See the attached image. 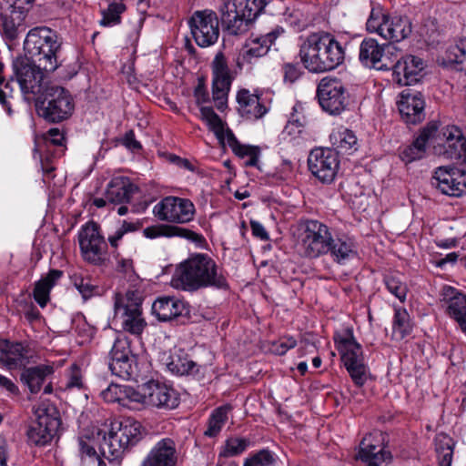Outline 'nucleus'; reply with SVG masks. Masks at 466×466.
Here are the masks:
<instances>
[{
	"label": "nucleus",
	"instance_id": "nucleus-39",
	"mask_svg": "<svg viewBox=\"0 0 466 466\" xmlns=\"http://www.w3.org/2000/svg\"><path fill=\"white\" fill-rule=\"evenodd\" d=\"M166 366L171 373L177 376H196L199 372L200 368L181 350L170 353L166 360Z\"/></svg>",
	"mask_w": 466,
	"mask_h": 466
},
{
	"label": "nucleus",
	"instance_id": "nucleus-48",
	"mask_svg": "<svg viewBox=\"0 0 466 466\" xmlns=\"http://www.w3.org/2000/svg\"><path fill=\"white\" fill-rule=\"evenodd\" d=\"M281 135L283 140L293 146H301L305 141L303 124L298 119L289 120Z\"/></svg>",
	"mask_w": 466,
	"mask_h": 466
},
{
	"label": "nucleus",
	"instance_id": "nucleus-61",
	"mask_svg": "<svg viewBox=\"0 0 466 466\" xmlns=\"http://www.w3.org/2000/svg\"><path fill=\"white\" fill-rule=\"evenodd\" d=\"M168 162L176 165L177 167L189 170L191 172L196 171V167L187 158H182L175 154H168L167 156Z\"/></svg>",
	"mask_w": 466,
	"mask_h": 466
},
{
	"label": "nucleus",
	"instance_id": "nucleus-45",
	"mask_svg": "<svg viewBox=\"0 0 466 466\" xmlns=\"http://www.w3.org/2000/svg\"><path fill=\"white\" fill-rule=\"evenodd\" d=\"M200 116L203 121L207 123L209 129L216 135L217 138L220 141H225L226 133L228 127H225V124L215 113L211 106H200Z\"/></svg>",
	"mask_w": 466,
	"mask_h": 466
},
{
	"label": "nucleus",
	"instance_id": "nucleus-2",
	"mask_svg": "<svg viewBox=\"0 0 466 466\" xmlns=\"http://www.w3.org/2000/svg\"><path fill=\"white\" fill-rule=\"evenodd\" d=\"M299 58L311 73H324L341 65L345 51L335 36L326 32L309 35L299 46Z\"/></svg>",
	"mask_w": 466,
	"mask_h": 466
},
{
	"label": "nucleus",
	"instance_id": "nucleus-60",
	"mask_svg": "<svg viewBox=\"0 0 466 466\" xmlns=\"http://www.w3.org/2000/svg\"><path fill=\"white\" fill-rule=\"evenodd\" d=\"M124 392L129 402L140 403L146 406V399L144 398V384L141 386L140 390H136L133 388H127L125 389Z\"/></svg>",
	"mask_w": 466,
	"mask_h": 466
},
{
	"label": "nucleus",
	"instance_id": "nucleus-44",
	"mask_svg": "<svg viewBox=\"0 0 466 466\" xmlns=\"http://www.w3.org/2000/svg\"><path fill=\"white\" fill-rule=\"evenodd\" d=\"M329 138L336 151L350 153L357 150L358 139L355 134L348 128H340L332 132Z\"/></svg>",
	"mask_w": 466,
	"mask_h": 466
},
{
	"label": "nucleus",
	"instance_id": "nucleus-18",
	"mask_svg": "<svg viewBox=\"0 0 466 466\" xmlns=\"http://www.w3.org/2000/svg\"><path fill=\"white\" fill-rule=\"evenodd\" d=\"M339 163V152L329 147H316L308 157L309 170L320 182L326 184L334 181Z\"/></svg>",
	"mask_w": 466,
	"mask_h": 466
},
{
	"label": "nucleus",
	"instance_id": "nucleus-40",
	"mask_svg": "<svg viewBox=\"0 0 466 466\" xmlns=\"http://www.w3.org/2000/svg\"><path fill=\"white\" fill-rule=\"evenodd\" d=\"M329 248L328 254L334 262L339 264H344L357 254L353 238L347 235L333 236V241Z\"/></svg>",
	"mask_w": 466,
	"mask_h": 466
},
{
	"label": "nucleus",
	"instance_id": "nucleus-24",
	"mask_svg": "<svg viewBox=\"0 0 466 466\" xmlns=\"http://www.w3.org/2000/svg\"><path fill=\"white\" fill-rule=\"evenodd\" d=\"M435 187L443 194L461 197L466 194V170L452 166L440 167L435 170Z\"/></svg>",
	"mask_w": 466,
	"mask_h": 466
},
{
	"label": "nucleus",
	"instance_id": "nucleus-55",
	"mask_svg": "<svg viewBox=\"0 0 466 466\" xmlns=\"http://www.w3.org/2000/svg\"><path fill=\"white\" fill-rule=\"evenodd\" d=\"M447 58L451 63L461 64L466 58V38L459 40L447 50Z\"/></svg>",
	"mask_w": 466,
	"mask_h": 466
},
{
	"label": "nucleus",
	"instance_id": "nucleus-52",
	"mask_svg": "<svg viewBox=\"0 0 466 466\" xmlns=\"http://www.w3.org/2000/svg\"><path fill=\"white\" fill-rule=\"evenodd\" d=\"M250 445V441L247 438H228L221 448L219 455L221 457H235L244 452Z\"/></svg>",
	"mask_w": 466,
	"mask_h": 466
},
{
	"label": "nucleus",
	"instance_id": "nucleus-29",
	"mask_svg": "<svg viewBox=\"0 0 466 466\" xmlns=\"http://www.w3.org/2000/svg\"><path fill=\"white\" fill-rule=\"evenodd\" d=\"M284 33V29L276 26L270 32L249 38L243 46L240 56L244 62L251 63L253 59L259 58L268 54L275 40Z\"/></svg>",
	"mask_w": 466,
	"mask_h": 466
},
{
	"label": "nucleus",
	"instance_id": "nucleus-31",
	"mask_svg": "<svg viewBox=\"0 0 466 466\" xmlns=\"http://www.w3.org/2000/svg\"><path fill=\"white\" fill-rule=\"evenodd\" d=\"M434 132H436V121H431L421 130L420 136L412 144L400 151V157L401 160L410 163L422 158L426 152L427 144L431 146V137Z\"/></svg>",
	"mask_w": 466,
	"mask_h": 466
},
{
	"label": "nucleus",
	"instance_id": "nucleus-37",
	"mask_svg": "<svg viewBox=\"0 0 466 466\" xmlns=\"http://www.w3.org/2000/svg\"><path fill=\"white\" fill-rule=\"evenodd\" d=\"M54 373V367L47 364H40L35 367L25 368L20 374L22 383L27 386L33 394L38 393L47 377Z\"/></svg>",
	"mask_w": 466,
	"mask_h": 466
},
{
	"label": "nucleus",
	"instance_id": "nucleus-41",
	"mask_svg": "<svg viewBox=\"0 0 466 466\" xmlns=\"http://www.w3.org/2000/svg\"><path fill=\"white\" fill-rule=\"evenodd\" d=\"M79 453L82 466H106V462L98 456L96 451L94 436L89 435V430L81 434L78 439Z\"/></svg>",
	"mask_w": 466,
	"mask_h": 466
},
{
	"label": "nucleus",
	"instance_id": "nucleus-36",
	"mask_svg": "<svg viewBox=\"0 0 466 466\" xmlns=\"http://www.w3.org/2000/svg\"><path fill=\"white\" fill-rule=\"evenodd\" d=\"M235 156L245 160L246 167H257L261 151L259 147L240 143L231 129H228L226 139Z\"/></svg>",
	"mask_w": 466,
	"mask_h": 466
},
{
	"label": "nucleus",
	"instance_id": "nucleus-26",
	"mask_svg": "<svg viewBox=\"0 0 466 466\" xmlns=\"http://www.w3.org/2000/svg\"><path fill=\"white\" fill-rule=\"evenodd\" d=\"M424 62L415 56H405L394 66L393 79L400 86H410L418 83L423 76Z\"/></svg>",
	"mask_w": 466,
	"mask_h": 466
},
{
	"label": "nucleus",
	"instance_id": "nucleus-4",
	"mask_svg": "<svg viewBox=\"0 0 466 466\" xmlns=\"http://www.w3.org/2000/svg\"><path fill=\"white\" fill-rule=\"evenodd\" d=\"M13 76L9 81H5L3 76L4 65L0 62V104L11 115L12 108L9 99L13 97L14 88L10 83L15 78L25 99L31 101L36 99L43 93V80L45 77L43 68L37 66L31 59L18 56L12 63Z\"/></svg>",
	"mask_w": 466,
	"mask_h": 466
},
{
	"label": "nucleus",
	"instance_id": "nucleus-42",
	"mask_svg": "<svg viewBox=\"0 0 466 466\" xmlns=\"http://www.w3.org/2000/svg\"><path fill=\"white\" fill-rule=\"evenodd\" d=\"M63 272L59 269H51L41 279L35 282L33 291L34 299L41 307L45 308L50 299V291L55 287Z\"/></svg>",
	"mask_w": 466,
	"mask_h": 466
},
{
	"label": "nucleus",
	"instance_id": "nucleus-12",
	"mask_svg": "<svg viewBox=\"0 0 466 466\" xmlns=\"http://www.w3.org/2000/svg\"><path fill=\"white\" fill-rule=\"evenodd\" d=\"M78 240L83 258L93 265L101 266L107 260V243L100 233V227L94 221L82 226Z\"/></svg>",
	"mask_w": 466,
	"mask_h": 466
},
{
	"label": "nucleus",
	"instance_id": "nucleus-16",
	"mask_svg": "<svg viewBox=\"0 0 466 466\" xmlns=\"http://www.w3.org/2000/svg\"><path fill=\"white\" fill-rule=\"evenodd\" d=\"M196 208L188 198L168 196L153 208V214L161 221L186 224L194 219Z\"/></svg>",
	"mask_w": 466,
	"mask_h": 466
},
{
	"label": "nucleus",
	"instance_id": "nucleus-56",
	"mask_svg": "<svg viewBox=\"0 0 466 466\" xmlns=\"http://www.w3.org/2000/svg\"><path fill=\"white\" fill-rule=\"evenodd\" d=\"M84 388L83 375L80 368L76 364H73L67 374V380L66 383V390Z\"/></svg>",
	"mask_w": 466,
	"mask_h": 466
},
{
	"label": "nucleus",
	"instance_id": "nucleus-22",
	"mask_svg": "<svg viewBox=\"0 0 466 466\" xmlns=\"http://www.w3.org/2000/svg\"><path fill=\"white\" fill-rule=\"evenodd\" d=\"M136 357L130 349L128 338L118 337L110 351L109 370L113 375L123 380H129L134 372Z\"/></svg>",
	"mask_w": 466,
	"mask_h": 466
},
{
	"label": "nucleus",
	"instance_id": "nucleus-19",
	"mask_svg": "<svg viewBox=\"0 0 466 466\" xmlns=\"http://www.w3.org/2000/svg\"><path fill=\"white\" fill-rule=\"evenodd\" d=\"M212 99L216 107L223 111L228 105V96L232 84V76L228 61L222 52H218L212 63Z\"/></svg>",
	"mask_w": 466,
	"mask_h": 466
},
{
	"label": "nucleus",
	"instance_id": "nucleus-64",
	"mask_svg": "<svg viewBox=\"0 0 466 466\" xmlns=\"http://www.w3.org/2000/svg\"><path fill=\"white\" fill-rule=\"evenodd\" d=\"M123 145L130 150H139L142 148L140 142L136 139L133 130H129L125 134Z\"/></svg>",
	"mask_w": 466,
	"mask_h": 466
},
{
	"label": "nucleus",
	"instance_id": "nucleus-11",
	"mask_svg": "<svg viewBox=\"0 0 466 466\" xmlns=\"http://www.w3.org/2000/svg\"><path fill=\"white\" fill-rule=\"evenodd\" d=\"M335 343L353 383L357 387H362L368 379L369 367L365 362L361 345L356 341L352 333L335 339Z\"/></svg>",
	"mask_w": 466,
	"mask_h": 466
},
{
	"label": "nucleus",
	"instance_id": "nucleus-27",
	"mask_svg": "<svg viewBox=\"0 0 466 466\" xmlns=\"http://www.w3.org/2000/svg\"><path fill=\"white\" fill-rule=\"evenodd\" d=\"M398 107L403 121L408 125H417L425 118V102L420 92L402 91Z\"/></svg>",
	"mask_w": 466,
	"mask_h": 466
},
{
	"label": "nucleus",
	"instance_id": "nucleus-6",
	"mask_svg": "<svg viewBox=\"0 0 466 466\" xmlns=\"http://www.w3.org/2000/svg\"><path fill=\"white\" fill-rule=\"evenodd\" d=\"M114 321L119 322L123 331L140 337L147 327L143 317V295L138 289L114 295Z\"/></svg>",
	"mask_w": 466,
	"mask_h": 466
},
{
	"label": "nucleus",
	"instance_id": "nucleus-62",
	"mask_svg": "<svg viewBox=\"0 0 466 466\" xmlns=\"http://www.w3.org/2000/svg\"><path fill=\"white\" fill-rule=\"evenodd\" d=\"M284 80L294 83L300 76V70L298 66L293 64H285L283 66Z\"/></svg>",
	"mask_w": 466,
	"mask_h": 466
},
{
	"label": "nucleus",
	"instance_id": "nucleus-54",
	"mask_svg": "<svg viewBox=\"0 0 466 466\" xmlns=\"http://www.w3.org/2000/svg\"><path fill=\"white\" fill-rule=\"evenodd\" d=\"M420 35L429 43H435L441 35L440 26L438 21L435 18L428 17L424 20L420 27Z\"/></svg>",
	"mask_w": 466,
	"mask_h": 466
},
{
	"label": "nucleus",
	"instance_id": "nucleus-51",
	"mask_svg": "<svg viewBox=\"0 0 466 466\" xmlns=\"http://www.w3.org/2000/svg\"><path fill=\"white\" fill-rule=\"evenodd\" d=\"M74 287L81 294L84 300L99 294V287L95 285L89 277H83L80 274H74L71 277Z\"/></svg>",
	"mask_w": 466,
	"mask_h": 466
},
{
	"label": "nucleus",
	"instance_id": "nucleus-9",
	"mask_svg": "<svg viewBox=\"0 0 466 466\" xmlns=\"http://www.w3.org/2000/svg\"><path fill=\"white\" fill-rule=\"evenodd\" d=\"M431 147L435 155L456 164L466 161V138L456 126L439 127L431 137Z\"/></svg>",
	"mask_w": 466,
	"mask_h": 466
},
{
	"label": "nucleus",
	"instance_id": "nucleus-46",
	"mask_svg": "<svg viewBox=\"0 0 466 466\" xmlns=\"http://www.w3.org/2000/svg\"><path fill=\"white\" fill-rule=\"evenodd\" d=\"M229 410V405H224L215 409L208 418V428L204 434L208 437H216L227 422Z\"/></svg>",
	"mask_w": 466,
	"mask_h": 466
},
{
	"label": "nucleus",
	"instance_id": "nucleus-43",
	"mask_svg": "<svg viewBox=\"0 0 466 466\" xmlns=\"http://www.w3.org/2000/svg\"><path fill=\"white\" fill-rule=\"evenodd\" d=\"M412 323L407 309L402 307L394 308L392 320V338L398 340L403 339L412 331Z\"/></svg>",
	"mask_w": 466,
	"mask_h": 466
},
{
	"label": "nucleus",
	"instance_id": "nucleus-63",
	"mask_svg": "<svg viewBox=\"0 0 466 466\" xmlns=\"http://www.w3.org/2000/svg\"><path fill=\"white\" fill-rule=\"evenodd\" d=\"M194 96L198 105L209 102V94L202 81H199L195 87Z\"/></svg>",
	"mask_w": 466,
	"mask_h": 466
},
{
	"label": "nucleus",
	"instance_id": "nucleus-50",
	"mask_svg": "<svg viewBox=\"0 0 466 466\" xmlns=\"http://www.w3.org/2000/svg\"><path fill=\"white\" fill-rule=\"evenodd\" d=\"M126 5L123 1L116 0L108 7L102 11L100 25L103 26H114L121 22V15L125 12Z\"/></svg>",
	"mask_w": 466,
	"mask_h": 466
},
{
	"label": "nucleus",
	"instance_id": "nucleus-25",
	"mask_svg": "<svg viewBox=\"0 0 466 466\" xmlns=\"http://www.w3.org/2000/svg\"><path fill=\"white\" fill-rule=\"evenodd\" d=\"M441 304L445 314L466 335V294L453 287L445 286L441 292Z\"/></svg>",
	"mask_w": 466,
	"mask_h": 466
},
{
	"label": "nucleus",
	"instance_id": "nucleus-21",
	"mask_svg": "<svg viewBox=\"0 0 466 466\" xmlns=\"http://www.w3.org/2000/svg\"><path fill=\"white\" fill-rule=\"evenodd\" d=\"M384 434L380 431H374L366 435L360 444L359 458L367 466H384L391 460V454L385 449Z\"/></svg>",
	"mask_w": 466,
	"mask_h": 466
},
{
	"label": "nucleus",
	"instance_id": "nucleus-1",
	"mask_svg": "<svg viewBox=\"0 0 466 466\" xmlns=\"http://www.w3.org/2000/svg\"><path fill=\"white\" fill-rule=\"evenodd\" d=\"M172 285L190 292L205 288H228L227 279L216 261L205 253L193 254L181 262L172 278Z\"/></svg>",
	"mask_w": 466,
	"mask_h": 466
},
{
	"label": "nucleus",
	"instance_id": "nucleus-34",
	"mask_svg": "<svg viewBox=\"0 0 466 466\" xmlns=\"http://www.w3.org/2000/svg\"><path fill=\"white\" fill-rule=\"evenodd\" d=\"M383 46L373 38H365L360 46L359 58L362 65L379 70H388L390 66L383 62Z\"/></svg>",
	"mask_w": 466,
	"mask_h": 466
},
{
	"label": "nucleus",
	"instance_id": "nucleus-58",
	"mask_svg": "<svg viewBox=\"0 0 466 466\" xmlns=\"http://www.w3.org/2000/svg\"><path fill=\"white\" fill-rule=\"evenodd\" d=\"M122 390L116 384H110L106 390L101 391V397L106 402H120L123 400L120 394Z\"/></svg>",
	"mask_w": 466,
	"mask_h": 466
},
{
	"label": "nucleus",
	"instance_id": "nucleus-38",
	"mask_svg": "<svg viewBox=\"0 0 466 466\" xmlns=\"http://www.w3.org/2000/svg\"><path fill=\"white\" fill-rule=\"evenodd\" d=\"M143 235L147 238L154 239L158 238H173L178 237L189 240H198L199 234L177 226L167 225V224H157L147 227L143 229Z\"/></svg>",
	"mask_w": 466,
	"mask_h": 466
},
{
	"label": "nucleus",
	"instance_id": "nucleus-15",
	"mask_svg": "<svg viewBox=\"0 0 466 466\" xmlns=\"http://www.w3.org/2000/svg\"><path fill=\"white\" fill-rule=\"evenodd\" d=\"M317 96L321 108L330 115H340L349 105V93L336 77H323L318 85Z\"/></svg>",
	"mask_w": 466,
	"mask_h": 466
},
{
	"label": "nucleus",
	"instance_id": "nucleus-10",
	"mask_svg": "<svg viewBox=\"0 0 466 466\" xmlns=\"http://www.w3.org/2000/svg\"><path fill=\"white\" fill-rule=\"evenodd\" d=\"M41 95L44 99L37 106L39 115L48 122L58 123L67 119L75 109V103L70 92L59 86H47Z\"/></svg>",
	"mask_w": 466,
	"mask_h": 466
},
{
	"label": "nucleus",
	"instance_id": "nucleus-14",
	"mask_svg": "<svg viewBox=\"0 0 466 466\" xmlns=\"http://www.w3.org/2000/svg\"><path fill=\"white\" fill-rule=\"evenodd\" d=\"M221 22L228 35H238L246 33L254 20L248 0H227L218 9Z\"/></svg>",
	"mask_w": 466,
	"mask_h": 466
},
{
	"label": "nucleus",
	"instance_id": "nucleus-33",
	"mask_svg": "<svg viewBox=\"0 0 466 466\" xmlns=\"http://www.w3.org/2000/svg\"><path fill=\"white\" fill-rule=\"evenodd\" d=\"M137 187L127 177H113L106 189V198L109 204L120 205L130 202Z\"/></svg>",
	"mask_w": 466,
	"mask_h": 466
},
{
	"label": "nucleus",
	"instance_id": "nucleus-5",
	"mask_svg": "<svg viewBox=\"0 0 466 466\" xmlns=\"http://www.w3.org/2000/svg\"><path fill=\"white\" fill-rule=\"evenodd\" d=\"M62 45L56 31L47 26H36L28 31L24 41L25 56L46 73H52L62 66Z\"/></svg>",
	"mask_w": 466,
	"mask_h": 466
},
{
	"label": "nucleus",
	"instance_id": "nucleus-53",
	"mask_svg": "<svg viewBox=\"0 0 466 466\" xmlns=\"http://www.w3.org/2000/svg\"><path fill=\"white\" fill-rule=\"evenodd\" d=\"M385 286L390 293L394 295L400 302H404L408 293L407 284L401 278L395 274H389L384 277Z\"/></svg>",
	"mask_w": 466,
	"mask_h": 466
},
{
	"label": "nucleus",
	"instance_id": "nucleus-3",
	"mask_svg": "<svg viewBox=\"0 0 466 466\" xmlns=\"http://www.w3.org/2000/svg\"><path fill=\"white\" fill-rule=\"evenodd\" d=\"M141 428L136 420L125 418L112 420L106 430L94 427L89 435L94 436L104 457L110 461H120L125 452L140 441Z\"/></svg>",
	"mask_w": 466,
	"mask_h": 466
},
{
	"label": "nucleus",
	"instance_id": "nucleus-8",
	"mask_svg": "<svg viewBox=\"0 0 466 466\" xmlns=\"http://www.w3.org/2000/svg\"><path fill=\"white\" fill-rule=\"evenodd\" d=\"M366 29L383 39L399 43L406 39L412 32L411 22L407 16H390L383 13L380 5H373L366 22Z\"/></svg>",
	"mask_w": 466,
	"mask_h": 466
},
{
	"label": "nucleus",
	"instance_id": "nucleus-7",
	"mask_svg": "<svg viewBox=\"0 0 466 466\" xmlns=\"http://www.w3.org/2000/svg\"><path fill=\"white\" fill-rule=\"evenodd\" d=\"M333 241L330 228L317 219H306L299 226L298 248L306 258L316 259L327 255Z\"/></svg>",
	"mask_w": 466,
	"mask_h": 466
},
{
	"label": "nucleus",
	"instance_id": "nucleus-23",
	"mask_svg": "<svg viewBox=\"0 0 466 466\" xmlns=\"http://www.w3.org/2000/svg\"><path fill=\"white\" fill-rule=\"evenodd\" d=\"M146 407L174 410L180 402L178 392L172 387L157 380L144 383Z\"/></svg>",
	"mask_w": 466,
	"mask_h": 466
},
{
	"label": "nucleus",
	"instance_id": "nucleus-57",
	"mask_svg": "<svg viewBox=\"0 0 466 466\" xmlns=\"http://www.w3.org/2000/svg\"><path fill=\"white\" fill-rule=\"evenodd\" d=\"M297 340L293 337L280 338L273 343L272 350L278 355H284L289 350L295 348Z\"/></svg>",
	"mask_w": 466,
	"mask_h": 466
},
{
	"label": "nucleus",
	"instance_id": "nucleus-35",
	"mask_svg": "<svg viewBox=\"0 0 466 466\" xmlns=\"http://www.w3.org/2000/svg\"><path fill=\"white\" fill-rule=\"evenodd\" d=\"M238 111L248 119H258L267 112L268 107L257 94H251L248 89H241L237 94Z\"/></svg>",
	"mask_w": 466,
	"mask_h": 466
},
{
	"label": "nucleus",
	"instance_id": "nucleus-59",
	"mask_svg": "<svg viewBox=\"0 0 466 466\" xmlns=\"http://www.w3.org/2000/svg\"><path fill=\"white\" fill-rule=\"evenodd\" d=\"M0 389L5 390L10 397H16L20 394L18 386L2 374H0Z\"/></svg>",
	"mask_w": 466,
	"mask_h": 466
},
{
	"label": "nucleus",
	"instance_id": "nucleus-32",
	"mask_svg": "<svg viewBox=\"0 0 466 466\" xmlns=\"http://www.w3.org/2000/svg\"><path fill=\"white\" fill-rule=\"evenodd\" d=\"M152 312L160 321H170L188 312L187 305L175 297H162L152 305Z\"/></svg>",
	"mask_w": 466,
	"mask_h": 466
},
{
	"label": "nucleus",
	"instance_id": "nucleus-17",
	"mask_svg": "<svg viewBox=\"0 0 466 466\" xmlns=\"http://www.w3.org/2000/svg\"><path fill=\"white\" fill-rule=\"evenodd\" d=\"M192 36L200 47H208L217 43L219 36L218 18L213 10L195 11L188 20Z\"/></svg>",
	"mask_w": 466,
	"mask_h": 466
},
{
	"label": "nucleus",
	"instance_id": "nucleus-13",
	"mask_svg": "<svg viewBox=\"0 0 466 466\" xmlns=\"http://www.w3.org/2000/svg\"><path fill=\"white\" fill-rule=\"evenodd\" d=\"M0 4V26L3 35L9 41L16 39L25 30V19L35 0H5Z\"/></svg>",
	"mask_w": 466,
	"mask_h": 466
},
{
	"label": "nucleus",
	"instance_id": "nucleus-30",
	"mask_svg": "<svg viewBox=\"0 0 466 466\" xmlns=\"http://www.w3.org/2000/svg\"><path fill=\"white\" fill-rule=\"evenodd\" d=\"M29 350L22 342L0 340V367L9 370L25 367L29 362Z\"/></svg>",
	"mask_w": 466,
	"mask_h": 466
},
{
	"label": "nucleus",
	"instance_id": "nucleus-49",
	"mask_svg": "<svg viewBox=\"0 0 466 466\" xmlns=\"http://www.w3.org/2000/svg\"><path fill=\"white\" fill-rule=\"evenodd\" d=\"M278 461L279 457L274 451L262 449L247 458L243 466H277Z\"/></svg>",
	"mask_w": 466,
	"mask_h": 466
},
{
	"label": "nucleus",
	"instance_id": "nucleus-47",
	"mask_svg": "<svg viewBox=\"0 0 466 466\" xmlns=\"http://www.w3.org/2000/svg\"><path fill=\"white\" fill-rule=\"evenodd\" d=\"M454 443L446 434H439L435 438V449L438 454L439 466H451Z\"/></svg>",
	"mask_w": 466,
	"mask_h": 466
},
{
	"label": "nucleus",
	"instance_id": "nucleus-20",
	"mask_svg": "<svg viewBox=\"0 0 466 466\" xmlns=\"http://www.w3.org/2000/svg\"><path fill=\"white\" fill-rule=\"evenodd\" d=\"M37 409L36 420L26 431L27 442L30 445L45 446L49 443L60 426V420L56 416L55 409Z\"/></svg>",
	"mask_w": 466,
	"mask_h": 466
},
{
	"label": "nucleus",
	"instance_id": "nucleus-28",
	"mask_svg": "<svg viewBox=\"0 0 466 466\" xmlns=\"http://www.w3.org/2000/svg\"><path fill=\"white\" fill-rule=\"evenodd\" d=\"M177 462V451L175 441L164 438L152 447L140 466H176Z\"/></svg>",
	"mask_w": 466,
	"mask_h": 466
}]
</instances>
